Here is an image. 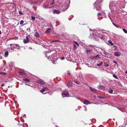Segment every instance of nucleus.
Returning a JSON list of instances; mask_svg holds the SVG:
<instances>
[{
  "label": "nucleus",
  "mask_w": 127,
  "mask_h": 127,
  "mask_svg": "<svg viewBox=\"0 0 127 127\" xmlns=\"http://www.w3.org/2000/svg\"><path fill=\"white\" fill-rule=\"evenodd\" d=\"M44 89H45V90H47L48 89V88L47 87H45L44 88Z\"/></svg>",
  "instance_id": "nucleus-44"
},
{
  "label": "nucleus",
  "mask_w": 127,
  "mask_h": 127,
  "mask_svg": "<svg viewBox=\"0 0 127 127\" xmlns=\"http://www.w3.org/2000/svg\"><path fill=\"white\" fill-rule=\"evenodd\" d=\"M19 14L20 15H23L24 14L21 11H19Z\"/></svg>",
  "instance_id": "nucleus-33"
},
{
  "label": "nucleus",
  "mask_w": 127,
  "mask_h": 127,
  "mask_svg": "<svg viewBox=\"0 0 127 127\" xmlns=\"http://www.w3.org/2000/svg\"><path fill=\"white\" fill-rule=\"evenodd\" d=\"M14 48H9V52H13L14 51Z\"/></svg>",
  "instance_id": "nucleus-16"
},
{
  "label": "nucleus",
  "mask_w": 127,
  "mask_h": 127,
  "mask_svg": "<svg viewBox=\"0 0 127 127\" xmlns=\"http://www.w3.org/2000/svg\"><path fill=\"white\" fill-rule=\"evenodd\" d=\"M113 62L114 63L117 64V67H118L119 66L118 65H119V64H118V63L115 61H114Z\"/></svg>",
  "instance_id": "nucleus-27"
},
{
  "label": "nucleus",
  "mask_w": 127,
  "mask_h": 127,
  "mask_svg": "<svg viewBox=\"0 0 127 127\" xmlns=\"http://www.w3.org/2000/svg\"><path fill=\"white\" fill-rule=\"evenodd\" d=\"M83 103L84 104L86 105H88L91 104L90 102L86 99H85Z\"/></svg>",
  "instance_id": "nucleus-7"
},
{
  "label": "nucleus",
  "mask_w": 127,
  "mask_h": 127,
  "mask_svg": "<svg viewBox=\"0 0 127 127\" xmlns=\"http://www.w3.org/2000/svg\"><path fill=\"white\" fill-rule=\"evenodd\" d=\"M108 42L111 45H113V44L112 42V41L110 40H109L108 41Z\"/></svg>",
  "instance_id": "nucleus-18"
},
{
  "label": "nucleus",
  "mask_w": 127,
  "mask_h": 127,
  "mask_svg": "<svg viewBox=\"0 0 127 127\" xmlns=\"http://www.w3.org/2000/svg\"><path fill=\"white\" fill-rule=\"evenodd\" d=\"M30 37V36L29 35H28L26 36V39H24L23 40V42L24 43L26 44L29 42Z\"/></svg>",
  "instance_id": "nucleus-2"
},
{
  "label": "nucleus",
  "mask_w": 127,
  "mask_h": 127,
  "mask_svg": "<svg viewBox=\"0 0 127 127\" xmlns=\"http://www.w3.org/2000/svg\"><path fill=\"white\" fill-rule=\"evenodd\" d=\"M74 42L76 44L77 46H79V44L76 42Z\"/></svg>",
  "instance_id": "nucleus-36"
},
{
  "label": "nucleus",
  "mask_w": 127,
  "mask_h": 127,
  "mask_svg": "<svg viewBox=\"0 0 127 127\" xmlns=\"http://www.w3.org/2000/svg\"><path fill=\"white\" fill-rule=\"evenodd\" d=\"M52 31V29L51 28H50L47 29L45 32V33H49L51 32Z\"/></svg>",
  "instance_id": "nucleus-10"
},
{
  "label": "nucleus",
  "mask_w": 127,
  "mask_h": 127,
  "mask_svg": "<svg viewBox=\"0 0 127 127\" xmlns=\"http://www.w3.org/2000/svg\"><path fill=\"white\" fill-rule=\"evenodd\" d=\"M74 82L78 85H79L80 84V83L77 81L75 80L74 81Z\"/></svg>",
  "instance_id": "nucleus-23"
},
{
  "label": "nucleus",
  "mask_w": 127,
  "mask_h": 127,
  "mask_svg": "<svg viewBox=\"0 0 127 127\" xmlns=\"http://www.w3.org/2000/svg\"><path fill=\"white\" fill-rule=\"evenodd\" d=\"M60 11L56 9H55L53 11V13L54 14H59L60 13Z\"/></svg>",
  "instance_id": "nucleus-6"
},
{
  "label": "nucleus",
  "mask_w": 127,
  "mask_h": 127,
  "mask_svg": "<svg viewBox=\"0 0 127 127\" xmlns=\"http://www.w3.org/2000/svg\"><path fill=\"white\" fill-rule=\"evenodd\" d=\"M48 59L49 60H51V56H49L48 57Z\"/></svg>",
  "instance_id": "nucleus-38"
},
{
  "label": "nucleus",
  "mask_w": 127,
  "mask_h": 127,
  "mask_svg": "<svg viewBox=\"0 0 127 127\" xmlns=\"http://www.w3.org/2000/svg\"><path fill=\"white\" fill-rule=\"evenodd\" d=\"M8 55V52L7 51H6L4 54V56L5 57H7Z\"/></svg>",
  "instance_id": "nucleus-13"
},
{
  "label": "nucleus",
  "mask_w": 127,
  "mask_h": 127,
  "mask_svg": "<svg viewBox=\"0 0 127 127\" xmlns=\"http://www.w3.org/2000/svg\"><path fill=\"white\" fill-rule=\"evenodd\" d=\"M35 31H36V32H35L34 34V36L37 38H39V34L37 32V31L35 30Z\"/></svg>",
  "instance_id": "nucleus-9"
},
{
  "label": "nucleus",
  "mask_w": 127,
  "mask_h": 127,
  "mask_svg": "<svg viewBox=\"0 0 127 127\" xmlns=\"http://www.w3.org/2000/svg\"><path fill=\"white\" fill-rule=\"evenodd\" d=\"M102 62H101L100 63L98 64H97V66H101L102 65Z\"/></svg>",
  "instance_id": "nucleus-22"
},
{
  "label": "nucleus",
  "mask_w": 127,
  "mask_h": 127,
  "mask_svg": "<svg viewBox=\"0 0 127 127\" xmlns=\"http://www.w3.org/2000/svg\"><path fill=\"white\" fill-rule=\"evenodd\" d=\"M104 65L106 67H107L108 66V64L106 62H104Z\"/></svg>",
  "instance_id": "nucleus-19"
},
{
  "label": "nucleus",
  "mask_w": 127,
  "mask_h": 127,
  "mask_svg": "<svg viewBox=\"0 0 127 127\" xmlns=\"http://www.w3.org/2000/svg\"><path fill=\"white\" fill-rule=\"evenodd\" d=\"M62 95L67 96L69 95V93L67 91H64L62 93Z\"/></svg>",
  "instance_id": "nucleus-4"
},
{
  "label": "nucleus",
  "mask_w": 127,
  "mask_h": 127,
  "mask_svg": "<svg viewBox=\"0 0 127 127\" xmlns=\"http://www.w3.org/2000/svg\"><path fill=\"white\" fill-rule=\"evenodd\" d=\"M4 84H2L1 85V86H2V87H3V86H4Z\"/></svg>",
  "instance_id": "nucleus-46"
},
{
  "label": "nucleus",
  "mask_w": 127,
  "mask_h": 127,
  "mask_svg": "<svg viewBox=\"0 0 127 127\" xmlns=\"http://www.w3.org/2000/svg\"><path fill=\"white\" fill-rule=\"evenodd\" d=\"M32 19L33 21H34L35 20V18L34 17H32Z\"/></svg>",
  "instance_id": "nucleus-34"
},
{
  "label": "nucleus",
  "mask_w": 127,
  "mask_h": 127,
  "mask_svg": "<svg viewBox=\"0 0 127 127\" xmlns=\"http://www.w3.org/2000/svg\"><path fill=\"white\" fill-rule=\"evenodd\" d=\"M67 74L68 75H70V74H70V72H69V71H68L67 72Z\"/></svg>",
  "instance_id": "nucleus-39"
},
{
  "label": "nucleus",
  "mask_w": 127,
  "mask_h": 127,
  "mask_svg": "<svg viewBox=\"0 0 127 127\" xmlns=\"http://www.w3.org/2000/svg\"><path fill=\"white\" fill-rule=\"evenodd\" d=\"M45 91V89L43 88L42 90H40V92L42 93Z\"/></svg>",
  "instance_id": "nucleus-24"
},
{
  "label": "nucleus",
  "mask_w": 127,
  "mask_h": 127,
  "mask_svg": "<svg viewBox=\"0 0 127 127\" xmlns=\"http://www.w3.org/2000/svg\"><path fill=\"white\" fill-rule=\"evenodd\" d=\"M114 54L116 56L119 57L121 55V53L119 51H117L114 53Z\"/></svg>",
  "instance_id": "nucleus-5"
},
{
  "label": "nucleus",
  "mask_w": 127,
  "mask_h": 127,
  "mask_svg": "<svg viewBox=\"0 0 127 127\" xmlns=\"http://www.w3.org/2000/svg\"><path fill=\"white\" fill-rule=\"evenodd\" d=\"M100 88L103 90H105V87L103 86L100 85L99 86Z\"/></svg>",
  "instance_id": "nucleus-12"
},
{
  "label": "nucleus",
  "mask_w": 127,
  "mask_h": 127,
  "mask_svg": "<svg viewBox=\"0 0 127 127\" xmlns=\"http://www.w3.org/2000/svg\"><path fill=\"white\" fill-rule=\"evenodd\" d=\"M1 31L0 30V34H1Z\"/></svg>",
  "instance_id": "nucleus-48"
},
{
  "label": "nucleus",
  "mask_w": 127,
  "mask_h": 127,
  "mask_svg": "<svg viewBox=\"0 0 127 127\" xmlns=\"http://www.w3.org/2000/svg\"><path fill=\"white\" fill-rule=\"evenodd\" d=\"M41 81L40 80H37V82L39 84H40Z\"/></svg>",
  "instance_id": "nucleus-40"
},
{
  "label": "nucleus",
  "mask_w": 127,
  "mask_h": 127,
  "mask_svg": "<svg viewBox=\"0 0 127 127\" xmlns=\"http://www.w3.org/2000/svg\"><path fill=\"white\" fill-rule=\"evenodd\" d=\"M54 0H53L51 4H50V6H51L52 5H53L54 4H55V3L54 2Z\"/></svg>",
  "instance_id": "nucleus-31"
},
{
  "label": "nucleus",
  "mask_w": 127,
  "mask_h": 127,
  "mask_svg": "<svg viewBox=\"0 0 127 127\" xmlns=\"http://www.w3.org/2000/svg\"><path fill=\"white\" fill-rule=\"evenodd\" d=\"M109 92V93L111 94L113 92V90L112 89H110V90H109L108 91Z\"/></svg>",
  "instance_id": "nucleus-20"
},
{
  "label": "nucleus",
  "mask_w": 127,
  "mask_h": 127,
  "mask_svg": "<svg viewBox=\"0 0 127 127\" xmlns=\"http://www.w3.org/2000/svg\"><path fill=\"white\" fill-rule=\"evenodd\" d=\"M113 24L117 28H118V26H117V25H116L114 23H113Z\"/></svg>",
  "instance_id": "nucleus-35"
},
{
  "label": "nucleus",
  "mask_w": 127,
  "mask_h": 127,
  "mask_svg": "<svg viewBox=\"0 0 127 127\" xmlns=\"http://www.w3.org/2000/svg\"><path fill=\"white\" fill-rule=\"evenodd\" d=\"M90 90L92 92H95L96 91V90L95 89H94L90 87H89Z\"/></svg>",
  "instance_id": "nucleus-8"
},
{
  "label": "nucleus",
  "mask_w": 127,
  "mask_h": 127,
  "mask_svg": "<svg viewBox=\"0 0 127 127\" xmlns=\"http://www.w3.org/2000/svg\"><path fill=\"white\" fill-rule=\"evenodd\" d=\"M113 77H114L116 79H118L117 76L115 74H113Z\"/></svg>",
  "instance_id": "nucleus-26"
},
{
  "label": "nucleus",
  "mask_w": 127,
  "mask_h": 127,
  "mask_svg": "<svg viewBox=\"0 0 127 127\" xmlns=\"http://www.w3.org/2000/svg\"><path fill=\"white\" fill-rule=\"evenodd\" d=\"M53 55H52V56H53Z\"/></svg>",
  "instance_id": "nucleus-50"
},
{
  "label": "nucleus",
  "mask_w": 127,
  "mask_h": 127,
  "mask_svg": "<svg viewBox=\"0 0 127 127\" xmlns=\"http://www.w3.org/2000/svg\"><path fill=\"white\" fill-rule=\"evenodd\" d=\"M24 23V21L23 20H21L20 21V25H22Z\"/></svg>",
  "instance_id": "nucleus-32"
},
{
  "label": "nucleus",
  "mask_w": 127,
  "mask_h": 127,
  "mask_svg": "<svg viewBox=\"0 0 127 127\" xmlns=\"http://www.w3.org/2000/svg\"><path fill=\"white\" fill-rule=\"evenodd\" d=\"M1 54H0V59H1L2 58V56H1Z\"/></svg>",
  "instance_id": "nucleus-45"
},
{
  "label": "nucleus",
  "mask_w": 127,
  "mask_h": 127,
  "mask_svg": "<svg viewBox=\"0 0 127 127\" xmlns=\"http://www.w3.org/2000/svg\"><path fill=\"white\" fill-rule=\"evenodd\" d=\"M103 1L102 0H96L95 3L94 4V5L96 7V9L98 11H99L101 10L102 8H101V7L100 6V5H97L96 4L99 3H101Z\"/></svg>",
  "instance_id": "nucleus-1"
},
{
  "label": "nucleus",
  "mask_w": 127,
  "mask_h": 127,
  "mask_svg": "<svg viewBox=\"0 0 127 127\" xmlns=\"http://www.w3.org/2000/svg\"><path fill=\"white\" fill-rule=\"evenodd\" d=\"M102 15V14L101 13H100V12H98L97 13V15L98 16H101Z\"/></svg>",
  "instance_id": "nucleus-29"
},
{
  "label": "nucleus",
  "mask_w": 127,
  "mask_h": 127,
  "mask_svg": "<svg viewBox=\"0 0 127 127\" xmlns=\"http://www.w3.org/2000/svg\"><path fill=\"white\" fill-rule=\"evenodd\" d=\"M30 28H28L27 29V31L30 32Z\"/></svg>",
  "instance_id": "nucleus-41"
},
{
  "label": "nucleus",
  "mask_w": 127,
  "mask_h": 127,
  "mask_svg": "<svg viewBox=\"0 0 127 127\" xmlns=\"http://www.w3.org/2000/svg\"><path fill=\"white\" fill-rule=\"evenodd\" d=\"M10 46H13L14 48H17L19 49L20 48V46L18 44H10Z\"/></svg>",
  "instance_id": "nucleus-3"
},
{
  "label": "nucleus",
  "mask_w": 127,
  "mask_h": 127,
  "mask_svg": "<svg viewBox=\"0 0 127 127\" xmlns=\"http://www.w3.org/2000/svg\"><path fill=\"white\" fill-rule=\"evenodd\" d=\"M61 59L62 60H63L64 59V57H62L61 58Z\"/></svg>",
  "instance_id": "nucleus-43"
},
{
  "label": "nucleus",
  "mask_w": 127,
  "mask_h": 127,
  "mask_svg": "<svg viewBox=\"0 0 127 127\" xmlns=\"http://www.w3.org/2000/svg\"><path fill=\"white\" fill-rule=\"evenodd\" d=\"M41 85H43L44 84V82L41 81V83L40 84Z\"/></svg>",
  "instance_id": "nucleus-42"
},
{
  "label": "nucleus",
  "mask_w": 127,
  "mask_h": 127,
  "mask_svg": "<svg viewBox=\"0 0 127 127\" xmlns=\"http://www.w3.org/2000/svg\"><path fill=\"white\" fill-rule=\"evenodd\" d=\"M97 97L100 98H105L104 97H103L100 96H98Z\"/></svg>",
  "instance_id": "nucleus-28"
},
{
  "label": "nucleus",
  "mask_w": 127,
  "mask_h": 127,
  "mask_svg": "<svg viewBox=\"0 0 127 127\" xmlns=\"http://www.w3.org/2000/svg\"><path fill=\"white\" fill-rule=\"evenodd\" d=\"M74 49H76L77 48L76 46V45H75V44L74 45Z\"/></svg>",
  "instance_id": "nucleus-37"
},
{
  "label": "nucleus",
  "mask_w": 127,
  "mask_h": 127,
  "mask_svg": "<svg viewBox=\"0 0 127 127\" xmlns=\"http://www.w3.org/2000/svg\"><path fill=\"white\" fill-rule=\"evenodd\" d=\"M100 56L99 55H96L94 58V59H97V58H99Z\"/></svg>",
  "instance_id": "nucleus-21"
},
{
  "label": "nucleus",
  "mask_w": 127,
  "mask_h": 127,
  "mask_svg": "<svg viewBox=\"0 0 127 127\" xmlns=\"http://www.w3.org/2000/svg\"><path fill=\"white\" fill-rule=\"evenodd\" d=\"M54 59H56V58H54Z\"/></svg>",
  "instance_id": "nucleus-51"
},
{
  "label": "nucleus",
  "mask_w": 127,
  "mask_h": 127,
  "mask_svg": "<svg viewBox=\"0 0 127 127\" xmlns=\"http://www.w3.org/2000/svg\"><path fill=\"white\" fill-rule=\"evenodd\" d=\"M123 30L125 33H127V31L125 29H123Z\"/></svg>",
  "instance_id": "nucleus-30"
},
{
  "label": "nucleus",
  "mask_w": 127,
  "mask_h": 127,
  "mask_svg": "<svg viewBox=\"0 0 127 127\" xmlns=\"http://www.w3.org/2000/svg\"><path fill=\"white\" fill-rule=\"evenodd\" d=\"M58 41H59L56 40L55 39H54L51 42V43H52V42H58Z\"/></svg>",
  "instance_id": "nucleus-25"
},
{
  "label": "nucleus",
  "mask_w": 127,
  "mask_h": 127,
  "mask_svg": "<svg viewBox=\"0 0 127 127\" xmlns=\"http://www.w3.org/2000/svg\"><path fill=\"white\" fill-rule=\"evenodd\" d=\"M25 73L24 72H21L19 73V74L21 75H25Z\"/></svg>",
  "instance_id": "nucleus-14"
},
{
  "label": "nucleus",
  "mask_w": 127,
  "mask_h": 127,
  "mask_svg": "<svg viewBox=\"0 0 127 127\" xmlns=\"http://www.w3.org/2000/svg\"><path fill=\"white\" fill-rule=\"evenodd\" d=\"M23 80L26 82H29L30 81V80L27 79H23Z\"/></svg>",
  "instance_id": "nucleus-17"
},
{
  "label": "nucleus",
  "mask_w": 127,
  "mask_h": 127,
  "mask_svg": "<svg viewBox=\"0 0 127 127\" xmlns=\"http://www.w3.org/2000/svg\"><path fill=\"white\" fill-rule=\"evenodd\" d=\"M87 53H89L91 51L90 50H85Z\"/></svg>",
  "instance_id": "nucleus-15"
},
{
  "label": "nucleus",
  "mask_w": 127,
  "mask_h": 127,
  "mask_svg": "<svg viewBox=\"0 0 127 127\" xmlns=\"http://www.w3.org/2000/svg\"><path fill=\"white\" fill-rule=\"evenodd\" d=\"M125 73H127V70H126V71H125Z\"/></svg>",
  "instance_id": "nucleus-47"
},
{
  "label": "nucleus",
  "mask_w": 127,
  "mask_h": 127,
  "mask_svg": "<svg viewBox=\"0 0 127 127\" xmlns=\"http://www.w3.org/2000/svg\"><path fill=\"white\" fill-rule=\"evenodd\" d=\"M72 85V82L71 81H69L67 84V86L68 87H71Z\"/></svg>",
  "instance_id": "nucleus-11"
},
{
  "label": "nucleus",
  "mask_w": 127,
  "mask_h": 127,
  "mask_svg": "<svg viewBox=\"0 0 127 127\" xmlns=\"http://www.w3.org/2000/svg\"><path fill=\"white\" fill-rule=\"evenodd\" d=\"M52 59H53V58H52Z\"/></svg>",
  "instance_id": "nucleus-49"
}]
</instances>
